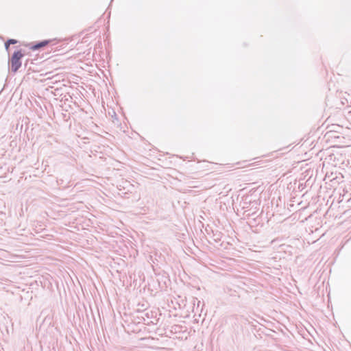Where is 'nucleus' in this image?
Listing matches in <instances>:
<instances>
[{
  "mask_svg": "<svg viewBox=\"0 0 351 351\" xmlns=\"http://www.w3.org/2000/svg\"><path fill=\"white\" fill-rule=\"evenodd\" d=\"M5 213L0 212V228L5 225Z\"/></svg>",
  "mask_w": 351,
  "mask_h": 351,
  "instance_id": "obj_9",
  "label": "nucleus"
},
{
  "mask_svg": "<svg viewBox=\"0 0 351 351\" xmlns=\"http://www.w3.org/2000/svg\"><path fill=\"white\" fill-rule=\"evenodd\" d=\"M53 40L51 39H47V40H43L40 41H36L34 43H31L29 44V48L32 51H36L41 48H43L50 44Z\"/></svg>",
  "mask_w": 351,
  "mask_h": 351,
  "instance_id": "obj_2",
  "label": "nucleus"
},
{
  "mask_svg": "<svg viewBox=\"0 0 351 351\" xmlns=\"http://www.w3.org/2000/svg\"><path fill=\"white\" fill-rule=\"evenodd\" d=\"M133 332H136V331H140L141 330V328H138V329H134L133 328L132 329Z\"/></svg>",
  "mask_w": 351,
  "mask_h": 351,
  "instance_id": "obj_10",
  "label": "nucleus"
},
{
  "mask_svg": "<svg viewBox=\"0 0 351 351\" xmlns=\"http://www.w3.org/2000/svg\"><path fill=\"white\" fill-rule=\"evenodd\" d=\"M18 43H19V40L14 39V38H8L5 42V44H4L5 49L8 54L10 53V44H16Z\"/></svg>",
  "mask_w": 351,
  "mask_h": 351,
  "instance_id": "obj_5",
  "label": "nucleus"
},
{
  "mask_svg": "<svg viewBox=\"0 0 351 351\" xmlns=\"http://www.w3.org/2000/svg\"><path fill=\"white\" fill-rule=\"evenodd\" d=\"M256 215V213H252V214H248L249 219H250V224L252 226L263 227V223L262 222V217L259 215H257L254 217V216Z\"/></svg>",
  "mask_w": 351,
  "mask_h": 351,
  "instance_id": "obj_4",
  "label": "nucleus"
},
{
  "mask_svg": "<svg viewBox=\"0 0 351 351\" xmlns=\"http://www.w3.org/2000/svg\"><path fill=\"white\" fill-rule=\"evenodd\" d=\"M144 314V317L146 318L147 323L145 324H155L156 325L158 322V319L156 318V312L150 311L146 312Z\"/></svg>",
  "mask_w": 351,
  "mask_h": 351,
  "instance_id": "obj_3",
  "label": "nucleus"
},
{
  "mask_svg": "<svg viewBox=\"0 0 351 351\" xmlns=\"http://www.w3.org/2000/svg\"><path fill=\"white\" fill-rule=\"evenodd\" d=\"M166 280H168L167 276H162L161 278H157V281L158 282V286L160 289H163L164 287H166Z\"/></svg>",
  "mask_w": 351,
  "mask_h": 351,
  "instance_id": "obj_7",
  "label": "nucleus"
},
{
  "mask_svg": "<svg viewBox=\"0 0 351 351\" xmlns=\"http://www.w3.org/2000/svg\"><path fill=\"white\" fill-rule=\"evenodd\" d=\"M212 232L213 233L214 241L215 242L219 241L221 238V233L217 230L215 232H214L213 230H212Z\"/></svg>",
  "mask_w": 351,
  "mask_h": 351,
  "instance_id": "obj_8",
  "label": "nucleus"
},
{
  "mask_svg": "<svg viewBox=\"0 0 351 351\" xmlns=\"http://www.w3.org/2000/svg\"><path fill=\"white\" fill-rule=\"evenodd\" d=\"M25 56L24 51L22 49L14 51L12 56L9 58L8 64L9 69L12 73H16L22 65V58Z\"/></svg>",
  "mask_w": 351,
  "mask_h": 351,
  "instance_id": "obj_1",
  "label": "nucleus"
},
{
  "mask_svg": "<svg viewBox=\"0 0 351 351\" xmlns=\"http://www.w3.org/2000/svg\"><path fill=\"white\" fill-rule=\"evenodd\" d=\"M1 38H3L2 37L0 36Z\"/></svg>",
  "mask_w": 351,
  "mask_h": 351,
  "instance_id": "obj_12",
  "label": "nucleus"
},
{
  "mask_svg": "<svg viewBox=\"0 0 351 351\" xmlns=\"http://www.w3.org/2000/svg\"><path fill=\"white\" fill-rule=\"evenodd\" d=\"M146 322V318L144 317V315H141V317L139 316H137L136 317L134 318V320L132 321V323H134V324H135L136 326L138 324H146L145 323Z\"/></svg>",
  "mask_w": 351,
  "mask_h": 351,
  "instance_id": "obj_6",
  "label": "nucleus"
},
{
  "mask_svg": "<svg viewBox=\"0 0 351 351\" xmlns=\"http://www.w3.org/2000/svg\"><path fill=\"white\" fill-rule=\"evenodd\" d=\"M199 304H200V301H198L197 302V308H198L199 306Z\"/></svg>",
  "mask_w": 351,
  "mask_h": 351,
  "instance_id": "obj_11",
  "label": "nucleus"
}]
</instances>
